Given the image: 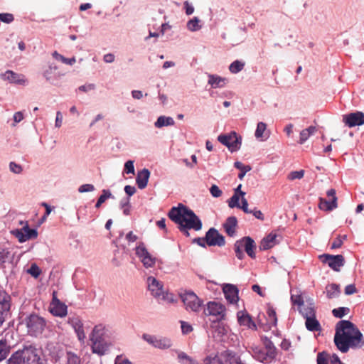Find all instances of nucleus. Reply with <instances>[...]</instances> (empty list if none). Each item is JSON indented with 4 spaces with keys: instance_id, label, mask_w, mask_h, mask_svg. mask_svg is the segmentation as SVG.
I'll list each match as a JSON object with an SVG mask.
<instances>
[{
    "instance_id": "4468645a",
    "label": "nucleus",
    "mask_w": 364,
    "mask_h": 364,
    "mask_svg": "<svg viewBox=\"0 0 364 364\" xmlns=\"http://www.w3.org/2000/svg\"><path fill=\"white\" fill-rule=\"evenodd\" d=\"M205 240L208 246L223 247L225 245V237L215 228H210L205 233Z\"/></svg>"
},
{
    "instance_id": "a211bd4d",
    "label": "nucleus",
    "mask_w": 364,
    "mask_h": 364,
    "mask_svg": "<svg viewBox=\"0 0 364 364\" xmlns=\"http://www.w3.org/2000/svg\"><path fill=\"white\" fill-rule=\"evenodd\" d=\"M147 284L148 289L151 291V295L155 298H160L164 291L163 284L151 276L147 278Z\"/></svg>"
},
{
    "instance_id": "9d476101",
    "label": "nucleus",
    "mask_w": 364,
    "mask_h": 364,
    "mask_svg": "<svg viewBox=\"0 0 364 364\" xmlns=\"http://www.w3.org/2000/svg\"><path fill=\"white\" fill-rule=\"evenodd\" d=\"M142 338L149 344L156 348L166 350L172 346L171 340L167 337L144 333L143 334Z\"/></svg>"
},
{
    "instance_id": "4d7b16f0",
    "label": "nucleus",
    "mask_w": 364,
    "mask_h": 364,
    "mask_svg": "<svg viewBox=\"0 0 364 364\" xmlns=\"http://www.w3.org/2000/svg\"><path fill=\"white\" fill-rule=\"evenodd\" d=\"M124 171L127 174L134 173V166L133 161L129 160L125 163Z\"/></svg>"
},
{
    "instance_id": "c85d7f7f",
    "label": "nucleus",
    "mask_w": 364,
    "mask_h": 364,
    "mask_svg": "<svg viewBox=\"0 0 364 364\" xmlns=\"http://www.w3.org/2000/svg\"><path fill=\"white\" fill-rule=\"evenodd\" d=\"M305 325L309 331H319L321 329L319 321L316 319V315L306 319Z\"/></svg>"
},
{
    "instance_id": "6ab92c4d",
    "label": "nucleus",
    "mask_w": 364,
    "mask_h": 364,
    "mask_svg": "<svg viewBox=\"0 0 364 364\" xmlns=\"http://www.w3.org/2000/svg\"><path fill=\"white\" fill-rule=\"evenodd\" d=\"M223 294L226 300L230 304H236L238 301V289L230 284H226L223 288Z\"/></svg>"
},
{
    "instance_id": "69168bd1",
    "label": "nucleus",
    "mask_w": 364,
    "mask_h": 364,
    "mask_svg": "<svg viewBox=\"0 0 364 364\" xmlns=\"http://www.w3.org/2000/svg\"><path fill=\"white\" fill-rule=\"evenodd\" d=\"M310 137L309 132L306 129L300 132V137L299 143L303 144Z\"/></svg>"
},
{
    "instance_id": "cd10ccee",
    "label": "nucleus",
    "mask_w": 364,
    "mask_h": 364,
    "mask_svg": "<svg viewBox=\"0 0 364 364\" xmlns=\"http://www.w3.org/2000/svg\"><path fill=\"white\" fill-rule=\"evenodd\" d=\"M11 344L5 339H0V361L6 359L11 351Z\"/></svg>"
},
{
    "instance_id": "49530a36",
    "label": "nucleus",
    "mask_w": 364,
    "mask_h": 364,
    "mask_svg": "<svg viewBox=\"0 0 364 364\" xmlns=\"http://www.w3.org/2000/svg\"><path fill=\"white\" fill-rule=\"evenodd\" d=\"M121 208L123 210V213L126 215H129L130 213V199L129 197L126 198H122L120 201Z\"/></svg>"
},
{
    "instance_id": "680f3d73",
    "label": "nucleus",
    "mask_w": 364,
    "mask_h": 364,
    "mask_svg": "<svg viewBox=\"0 0 364 364\" xmlns=\"http://www.w3.org/2000/svg\"><path fill=\"white\" fill-rule=\"evenodd\" d=\"M291 300L294 305H297L299 307L304 304V300L301 295L291 294Z\"/></svg>"
},
{
    "instance_id": "393cba45",
    "label": "nucleus",
    "mask_w": 364,
    "mask_h": 364,
    "mask_svg": "<svg viewBox=\"0 0 364 364\" xmlns=\"http://www.w3.org/2000/svg\"><path fill=\"white\" fill-rule=\"evenodd\" d=\"M227 81L226 78L216 75H208V84H210L213 88L223 87L225 85Z\"/></svg>"
},
{
    "instance_id": "412c9836",
    "label": "nucleus",
    "mask_w": 364,
    "mask_h": 364,
    "mask_svg": "<svg viewBox=\"0 0 364 364\" xmlns=\"http://www.w3.org/2000/svg\"><path fill=\"white\" fill-rule=\"evenodd\" d=\"M1 79L8 80L11 83H16L19 85L24 84L26 80L22 75H18L11 70H7L1 75Z\"/></svg>"
},
{
    "instance_id": "a19ab883",
    "label": "nucleus",
    "mask_w": 364,
    "mask_h": 364,
    "mask_svg": "<svg viewBox=\"0 0 364 364\" xmlns=\"http://www.w3.org/2000/svg\"><path fill=\"white\" fill-rule=\"evenodd\" d=\"M267 314L268 316L267 321L270 326H276L277 323V318L276 311L272 307H269Z\"/></svg>"
},
{
    "instance_id": "338daca9",
    "label": "nucleus",
    "mask_w": 364,
    "mask_h": 364,
    "mask_svg": "<svg viewBox=\"0 0 364 364\" xmlns=\"http://www.w3.org/2000/svg\"><path fill=\"white\" fill-rule=\"evenodd\" d=\"M241 202H242V204L241 205L240 204V207H238L237 208L242 209L244 211V213H250L251 210H250L248 208L247 200L244 196L242 197Z\"/></svg>"
},
{
    "instance_id": "13d9d810",
    "label": "nucleus",
    "mask_w": 364,
    "mask_h": 364,
    "mask_svg": "<svg viewBox=\"0 0 364 364\" xmlns=\"http://www.w3.org/2000/svg\"><path fill=\"white\" fill-rule=\"evenodd\" d=\"M9 255L10 252L7 249L0 247V263L3 264L6 262V260L9 258Z\"/></svg>"
},
{
    "instance_id": "864d4df0",
    "label": "nucleus",
    "mask_w": 364,
    "mask_h": 364,
    "mask_svg": "<svg viewBox=\"0 0 364 364\" xmlns=\"http://www.w3.org/2000/svg\"><path fill=\"white\" fill-rule=\"evenodd\" d=\"M181 328L183 334H188L193 331L192 326L186 321H181Z\"/></svg>"
},
{
    "instance_id": "aec40b11",
    "label": "nucleus",
    "mask_w": 364,
    "mask_h": 364,
    "mask_svg": "<svg viewBox=\"0 0 364 364\" xmlns=\"http://www.w3.org/2000/svg\"><path fill=\"white\" fill-rule=\"evenodd\" d=\"M343 122L348 127L364 124V115H343Z\"/></svg>"
},
{
    "instance_id": "0eeeda50",
    "label": "nucleus",
    "mask_w": 364,
    "mask_h": 364,
    "mask_svg": "<svg viewBox=\"0 0 364 364\" xmlns=\"http://www.w3.org/2000/svg\"><path fill=\"white\" fill-rule=\"evenodd\" d=\"M218 140L223 145L225 146L230 152L238 151L242 145V136L235 132L220 134L218 136Z\"/></svg>"
},
{
    "instance_id": "c03bdc74",
    "label": "nucleus",
    "mask_w": 364,
    "mask_h": 364,
    "mask_svg": "<svg viewBox=\"0 0 364 364\" xmlns=\"http://www.w3.org/2000/svg\"><path fill=\"white\" fill-rule=\"evenodd\" d=\"M350 312V309L348 307H338L333 309L332 314L336 318H341L345 315Z\"/></svg>"
},
{
    "instance_id": "1a4fd4ad",
    "label": "nucleus",
    "mask_w": 364,
    "mask_h": 364,
    "mask_svg": "<svg viewBox=\"0 0 364 364\" xmlns=\"http://www.w3.org/2000/svg\"><path fill=\"white\" fill-rule=\"evenodd\" d=\"M20 224L24 225L20 229H14L11 233L15 236L20 242H24L31 239H35L38 237V232L34 228H30L27 222L20 221Z\"/></svg>"
},
{
    "instance_id": "2f4dec72",
    "label": "nucleus",
    "mask_w": 364,
    "mask_h": 364,
    "mask_svg": "<svg viewBox=\"0 0 364 364\" xmlns=\"http://www.w3.org/2000/svg\"><path fill=\"white\" fill-rule=\"evenodd\" d=\"M213 328V337L216 340H221L223 336L227 333V329L225 326H221L218 323H216Z\"/></svg>"
},
{
    "instance_id": "b1692460",
    "label": "nucleus",
    "mask_w": 364,
    "mask_h": 364,
    "mask_svg": "<svg viewBox=\"0 0 364 364\" xmlns=\"http://www.w3.org/2000/svg\"><path fill=\"white\" fill-rule=\"evenodd\" d=\"M237 320L241 326H247L248 328L254 330L257 329L256 324L248 314L239 311L237 313Z\"/></svg>"
},
{
    "instance_id": "0e129e2a",
    "label": "nucleus",
    "mask_w": 364,
    "mask_h": 364,
    "mask_svg": "<svg viewBox=\"0 0 364 364\" xmlns=\"http://www.w3.org/2000/svg\"><path fill=\"white\" fill-rule=\"evenodd\" d=\"M114 364H132V363L123 355H119L116 357Z\"/></svg>"
},
{
    "instance_id": "79ce46f5",
    "label": "nucleus",
    "mask_w": 364,
    "mask_h": 364,
    "mask_svg": "<svg viewBox=\"0 0 364 364\" xmlns=\"http://www.w3.org/2000/svg\"><path fill=\"white\" fill-rule=\"evenodd\" d=\"M339 293V285L336 284H331L327 288V296L330 299L338 296Z\"/></svg>"
},
{
    "instance_id": "9b49d317",
    "label": "nucleus",
    "mask_w": 364,
    "mask_h": 364,
    "mask_svg": "<svg viewBox=\"0 0 364 364\" xmlns=\"http://www.w3.org/2000/svg\"><path fill=\"white\" fill-rule=\"evenodd\" d=\"M135 254L140 259L146 268L153 267L156 263V258L150 255L144 242H139L135 247Z\"/></svg>"
},
{
    "instance_id": "052dcab7",
    "label": "nucleus",
    "mask_w": 364,
    "mask_h": 364,
    "mask_svg": "<svg viewBox=\"0 0 364 364\" xmlns=\"http://www.w3.org/2000/svg\"><path fill=\"white\" fill-rule=\"evenodd\" d=\"M210 193L214 198H219L222 195V191L219 188L217 185H212L210 188Z\"/></svg>"
},
{
    "instance_id": "ddd939ff",
    "label": "nucleus",
    "mask_w": 364,
    "mask_h": 364,
    "mask_svg": "<svg viewBox=\"0 0 364 364\" xmlns=\"http://www.w3.org/2000/svg\"><path fill=\"white\" fill-rule=\"evenodd\" d=\"M225 306L216 301H209L207 308L204 309L205 315L215 316L218 321L225 319Z\"/></svg>"
},
{
    "instance_id": "f03ea898",
    "label": "nucleus",
    "mask_w": 364,
    "mask_h": 364,
    "mask_svg": "<svg viewBox=\"0 0 364 364\" xmlns=\"http://www.w3.org/2000/svg\"><path fill=\"white\" fill-rule=\"evenodd\" d=\"M168 218L174 223H182L188 228L199 231L202 229L203 223L196 214L187 206L179 203L177 207H173L168 213Z\"/></svg>"
},
{
    "instance_id": "e433bc0d",
    "label": "nucleus",
    "mask_w": 364,
    "mask_h": 364,
    "mask_svg": "<svg viewBox=\"0 0 364 364\" xmlns=\"http://www.w3.org/2000/svg\"><path fill=\"white\" fill-rule=\"evenodd\" d=\"M234 166L240 171V172L238 174V178L240 180H242L244 178L247 172L251 170L250 166H245L240 161L235 162Z\"/></svg>"
},
{
    "instance_id": "5701e85b",
    "label": "nucleus",
    "mask_w": 364,
    "mask_h": 364,
    "mask_svg": "<svg viewBox=\"0 0 364 364\" xmlns=\"http://www.w3.org/2000/svg\"><path fill=\"white\" fill-rule=\"evenodd\" d=\"M149 176L150 171L147 168H143L138 172L136 182L139 189H144L146 187Z\"/></svg>"
},
{
    "instance_id": "e2e57ef3",
    "label": "nucleus",
    "mask_w": 364,
    "mask_h": 364,
    "mask_svg": "<svg viewBox=\"0 0 364 364\" xmlns=\"http://www.w3.org/2000/svg\"><path fill=\"white\" fill-rule=\"evenodd\" d=\"M14 18L13 14L5 13L0 14V20L4 23H9L14 21Z\"/></svg>"
},
{
    "instance_id": "f8f14e48",
    "label": "nucleus",
    "mask_w": 364,
    "mask_h": 364,
    "mask_svg": "<svg viewBox=\"0 0 364 364\" xmlns=\"http://www.w3.org/2000/svg\"><path fill=\"white\" fill-rule=\"evenodd\" d=\"M319 259L323 263L327 264L330 268L336 272H339L341 267L345 264V259L341 255L323 254L319 256Z\"/></svg>"
},
{
    "instance_id": "7ed1b4c3",
    "label": "nucleus",
    "mask_w": 364,
    "mask_h": 364,
    "mask_svg": "<svg viewBox=\"0 0 364 364\" xmlns=\"http://www.w3.org/2000/svg\"><path fill=\"white\" fill-rule=\"evenodd\" d=\"M7 364H46V360L35 346L28 345L14 353Z\"/></svg>"
},
{
    "instance_id": "09e8293b",
    "label": "nucleus",
    "mask_w": 364,
    "mask_h": 364,
    "mask_svg": "<svg viewBox=\"0 0 364 364\" xmlns=\"http://www.w3.org/2000/svg\"><path fill=\"white\" fill-rule=\"evenodd\" d=\"M199 21H200L197 17H194L193 19L188 21L187 23L188 29L191 31H196L199 30L200 28Z\"/></svg>"
},
{
    "instance_id": "774afa93",
    "label": "nucleus",
    "mask_w": 364,
    "mask_h": 364,
    "mask_svg": "<svg viewBox=\"0 0 364 364\" xmlns=\"http://www.w3.org/2000/svg\"><path fill=\"white\" fill-rule=\"evenodd\" d=\"M161 299L167 301L168 303H174L176 299L173 294L167 292H163V294L160 297Z\"/></svg>"
},
{
    "instance_id": "7c9ffc66",
    "label": "nucleus",
    "mask_w": 364,
    "mask_h": 364,
    "mask_svg": "<svg viewBox=\"0 0 364 364\" xmlns=\"http://www.w3.org/2000/svg\"><path fill=\"white\" fill-rule=\"evenodd\" d=\"M299 311L305 319L316 315V311L313 304H310L307 306L304 305V304L303 306L299 307Z\"/></svg>"
},
{
    "instance_id": "8fccbe9b",
    "label": "nucleus",
    "mask_w": 364,
    "mask_h": 364,
    "mask_svg": "<svg viewBox=\"0 0 364 364\" xmlns=\"http://www.w3.org/2000/svg\"><path fill=\"white\" fill-rule=\"evenodd\" d=\"M347 235H338L336 238L334 240V241L332 242L331 245V249H337L342 246L343 242L345 240H346Z\"/></svg>"
},
{
    "instance_id": "473e14b6",
    "label": "nucleus",
    "mask_w": 364,
    "mask_h": 364,
    "mask_svg": "<svg viewBox=\"0 0 364 364\" xmlns=\"http://www.w3.org/2000/svg\"><path fill=\"white\" fill-rule=\"evenodd\" d=\"M0 307L11 309V296L5 291H0Z\"/></svg>"
},
{
    "instance_id": "a878e982",
    "label": "nucleus",
    "mask_w": 364,
    "mask_h": 364,
    "mask_svg": "<svg viewBox=\"0 0 364 364\" xmlns=\"http://www.w3.org/2000/svg\"><path fill=\"white\" fill-rule=\"evenodd\" d=\"M277 235L274 233H269L261 242L259 248L262 250H266L272 248L276 244Z\"/></svg>"
},
{
    "instance_id": "39448f33",
    "label": "nucleus",
    "mask_w": 364,
    "mask_h": 364,
    "mask_svg": "<svg viewBox=\"0 0 364 364\" xmlns=\"http://www.w3.org/2000/svg\"><path fill=\"white\" fill-rule=\"evenodd\" d=\"M242 248L245 249V251L249 257L252 259L256 257L255 252V250L256 249V244L252 237L245 236L235 242L234 245V250L235 255L239 259H242L245 257Z\"/></svg>"
},
{
    "instance_id": "5fc2aeb1",
    "label": "nucleus",
    "mask_w": 364,
    "mask_h": 364,
    "mask_svg": "<svg viewBox=\"0 0 364 364\" xmlns=\"http://www.w3.org/2000/svg\"><path fill=\"white\" fill-rule=\"evenodd\" d=\"M10 314V310L8 309L1 308L0 307V326L3 325L5 322L6 319Z\"/></svg>"
},
{
    "instance_id": "2eb2a0df",
    "label": "nucleus",
    "mask_w": 364,
    "mask_h": 364,
    "mask_svg": "<svg viewBox=\"0 0 364 364\" xmlns=\"http://www.w3.org/2000/svg\"><path fill=\"white\" fill-rule=\"evenodd\" d=\"M50 312L55 316L64 317L68 313V306L61 302L56 296V293L53 291L52 301L50 304Z\"/></svg>"
},
{
    "instance_id": "bb28decb",
    "label": "nucleus",
    "mask_w": 364,
    "mask_h": 364,
    "mask_svg": "<svg viewBox=\"0 0 364 364\" xmlns=\"http://www.w3.org/2000/svg\"><path fill=\"white\" fill-rule=\"evenodd\" d=\"M252 350L255 358L261 363H269L272 360L269 359L267 353L262 348L255 347Z\"/></svg>"
},
{
    "instance_id": "603ef678",
    "label": "nucleus",
    "mask_w": 364,
    "mask_h": 364,
    "mask_svg": "<svg viewBox=\"0 0 364 364\" xmlns=\"http://www.w3.org/2000/svg\"><path fill=\"white\" fill-rule=\"evenodd\" d=\"M27 272L35 278H37L41 272L40 268L36 264H32Z\"/></svg>"
},
{
    "instance_id": "c9c22d12",
    "label": "nucleus",
    "mask_w": 364,
    "mask_h": 364,
    "mask_svg": "<svg viewBox=\"0 0 364 364\" xmlns=\"http://www.w3.org/2000/svg\"><path fill=\"white\" fill-rule=\"evenodd\" d=\"M245 192L240 191L239 194H233V196L228 200V206L230 208L240 207V198L245 196Z\"/></svg>"
},
{
    "instance_id": "de8ad7c7",
    "label": "nucleus",
    "mask_w": 364,
    "mask_h": 364,
    "mask_svg": "<svg viewBox=\"0 0 364 364\" xmlns=\"http://www.w3.org/2000/svg\"><path fill=\"white\" fill-rule=\"evenodd\" d=\"M329 354L326 351L320 352L316 356L317 364H328Z\"/></svg>"
},
{
    "instance_id": "a18cd8bd",
    "label": "nucleus",
    "mask_w": 364,
    "mask_h": 364,
    "mask_svg": "<svg viewBox=\"0 0 364 364\" xmlns=\"http://www.w3.org/2000/svg\"><path fill=\"white\" fill-rule=\"evenodd\" d=\"M65 364H80V358L72 352L66 354V362Z\"/></svg>"
},
{
    "instance_id": "bf43d9fd",
    "label": "nucleus",
    "mask_w": 364,
    "mask_h": 364,
    "mask_svg": "<svg viewBox=\"0 0 364 364\" xmlns=\"http://www.w3.org/2000/svg\"><path fill=\"white\" fill-rule=\"evenodd\" d=\"M9 169L11 172L16 173V174L21 173L23 171L21 166L14 162V161L10 162Z\"/></svg>"
},
{
    "instance_id": "f3484780",
    "label": "nucleus",
    "mask_w": 364,
    "mask_h": 364,
    "mask_svg": "<svg viewBox=\"0 0 364 364\" xmlns=\"http://www.w3.org/2000/svg\"><path fill=\"white\" fill-rule=\"evenodd\" d=\"M68 323L74 329L78 340L84 342L86 336L83 328V323L80 317L77 316H69Z\"/></svg>"
},
{
    "instance_id": "58836bf2",
    "label": "nucleus",
    "mask_w": 364,
    "mask_h": 364,
    "mask_svg": "<svg viewBox=\"0 0 364 364\" xmlns=\"http://www.w3.org/2000/svg\"><path fill=\"white\" fill-rule=\"evenodd\" d=\"M178 359L181 364H198L195 360L184 352L178 353Z\"/></svg>"
},
{
    "instance_id": "4be33fe9",
    "label": "nucleus",
    "mask_w": 364,
    "mask_h": 364,
    "mask_svg": "<svg viewBox=\"0 0 364 364\" xmlns=\"http://www.w3.org/2000/svg\"><path fill=\"white\" fill-rule=\"evenodd\" d=\"M223 228L230 237H234L236 233V228L237 226V220L235 216L228 217L223 225Z\"/></svg>"
},
{
    "instance_id": "6e6d98bb",
    "label": "nucleus",
    "mask_w": 364,
    "mask_h": 364,
    "mask_svg": "<svg viewBox=\"0 0 364 364\" xmlns=\"http://www.w3.org/2000/svg\"><path fill=\"white\" fill-rule=\"evenodd\" d=\"M95 190V186L92 184H90V183L81 185L78 188V192L81 193H87V192H92V191H94Z\"/></svg>"
},
{
    "instance_id": "ea45409f",
    "label": "nucleus",
    "mask_w": 364,
    "mask_h": 364,
    "mask_svg": "<svg viewBox=\"0 0 364 364\" xmlns=\"http://www.w3.org/2000/svg\"><path fill=\"white\" fill-rule=\"evenodd\" d=\"M114 198L112 193L110 192L109 190H107V189H104L102 190V195L99 197L96 204H95V207L97 208H99L101 205L107 199V198Z\"/></svg>"
},
{
    "instance_id": "dca6fc26",
    "label": "nucleus",
    "mask_w": 364,
    "mask_h": 364,
    "mask_svg": "<svg viewBox=\"0 0 364 364\" xmlns=\"http://www.w3.org/2000/svg\"><path fill=\"white\" fill-rule=\"evenodd\" d=\"M232 350H225L220 353L210 355L203 360V364H228Z\"/></svg>"
},
{
    "instance_id": "37998d69",
    "label": "nucleus",
    "mask_w": 364,
    "mask_h": 364,
    "mask_svg": "<svg viewBox=\"0 0 364 364\" xmlns=\"http://www.w3.org/2000/svg\"><path fill=\"white\" fill-rule=\"evenodd\" d=\"M244 66L245 63L243 62L235 60L230 65L229 70L232 73L235 74L241 71L244 68Z\"/></svg>"
},
{
    "instance_id": "423d86ee",
    "label": "nucleus",
    "mask_w": 364,
    "mask_h": 364,
    "mask_svg": "<svg viewBox=\"0 0 364 364\" xmlns=\"http://www.w3.org/2000/svg\"><path fill=\"white\" fill-rule=\"evenodd\" d=\"M24 323L28 328L29 335L34 336L41 334L46 326L45 319L35 314L26 316L24 319Z\"/></svg>"
},
{
    "instance_id": "6e6552de",
    "label": "nucleus",
    "mask_w": 364,
    "mask_h": 364,
    "mask_svg": "<svg viewBox=\"0 0 364 364\" xmlns=\"http://www.w3.org/2000/svg\"><path fill=\"white\" fill-rule=\"evenodd\" d=\"M180 297L186 306V309L193 312L200 311L203 301L193 291H186L180 294Z\"/></svg>"
},
{
    "instance_id": "4c0bfd02",
    "label": "nucleus",
    "mask_w": 364,
    "mask_h": 364,
    "mask_svg": "<svg viewBox=\"0 0 364 364\" xmlns=\"http://www.w3.org/2000/svg\"><path fill=\"white\" fill-rule=\"evenodd\" d=\"M265 348L269 359H274L277 355L276 348L270 340L265 342Z\"/></svg>"
},
{
    "instance_id": "3c124183",
    "label": "nucleus",
    "mask_w": 364,
    "mask_h": 364,
    "mask_svg": "<svg viewBox=\"0 0 364 364\" xmlns=\"http://www.w3.org/2000/svg\"><path fill=\"white\" fill-rule=\"evenodd\" d=\"M304 176V170H299V171H291L289 173L287 178L290 181H294L296 179H301Z\"/></svg>"
},
{
    "instance_id": "f257e3e1",
    "label": "nucleus",
    "mask_w": 364,
    "mask_h": 364,
    "mask_svg": "<svg viewBox=\"0 0 364 364\" xmlns=\"http://www.w3.org/2000/svg\"><path fill=\"white\" fill-rule=\"evenodd\" d=\"M334 343L341 353H347L350 348H360L364 346L362 333L351 321L341 320L336 325Z\"/></svg>"
},
{
    "instance_id": "c756f323",
    "label": "nucleus",
    "mask_w": 364,
    "mask_h": 364,
    "mask_svg": "<svg viewBox=\"0 0 364 364\" xmlns=\"http://www.w3.org/2000/svg\"><path fill=\"white\" fill-rule=\"evenodd\" d=\"M319 208L325 210H332L337 207V198H332L327 200L323 198H320Z\"/></svg>"
},
{
    "instance_id": "20e7f679",
    "label": "nucleus",
    "mask_w": 364,
    "mask_h": 364,
    "mask_svg": "<svg viewBox=\"0 0 364 364\" xmlns=\"http://www.w3.org/2000/svg\"><path fill=\"white\" fill-rule=\"evenodd\" d=\"M91 348L93 353L103 355L108 350L110 343L107 340L105 327L102 325H96L90 334Z\"/></svg>"
},
{
    "instance_id": "f704fd0d",
    "label": "nucleus",
    "mask_w": 364,
    "mask_h": 364,
    "mask_svg": "<svg viewBox=\"0 0 364 364\" xmlns=\"http://www.w3.org/2000/svg\"><path fill=\"white\" fill-rule=\"evenodd\" d=\"M173 124L174 120L173 119L172 117L160 116L155 122L154 125L157 128H161L164 126L173 125Z\"/></svg>"
},
{
    "instance_id": "72a5a7b5",
    "label": "nucleus",
    "mask_w": 364,
    "mask_h": 364,
    "mask_svg": "<svg viewBox=\"0 0 364 364\" xmlns=\"http://www.w3.org/2000/svg\"><path fill=\"white\" fill-rule=\"evenodd\" d=\"M267 125L264 122H259L257 126V129L255 133V136L257 139L264 138L267 139L269 136L268 133L266 132Z\"/></svg>"
}]
</instances>
